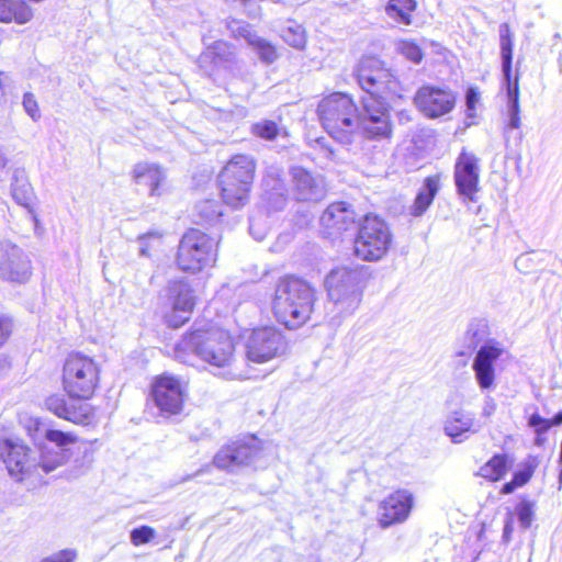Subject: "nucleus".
Returning <instances> with one entry per match:
<instances>
[{
  "instance_id": "obj_1",
  "label": "nucleus",
  "mask_w": 562,
  "mask_h": 562,
  "mask_svg": "<svg viewBox=\"0 0 562 562\" xmlns=\"http://www.w3.org/2000/svg\"><path fill=\"white\" fill-rule=\"evenodd\" d=\"M60 390L74 404L59 394L45 400L46 408L58 418L78 426H90L97 419L98 408L89 402L102 389V364L91 355L71 350L61 359L58 370Z\"/></svg>"
},
{
  "instance_id": "obj_2",
  "label": "nucleus",
  "mask_w": 562,
  "mask_h": 562,
  "mask_svg": "<svg viewBox=\"0 0 562 562\" xmlns=\"http://www.w3.org/2000/svg\"><path fill=\"white\" fill-rule=\"evenodd\" d=\"M173 356L182 363L199 359L224 376L238 369V339L231 330L207 324L186 330L173 347Z\"/></svg>"
},
{
  "instance_id": "obj_3",
  "label": "nucleus",
  "mask_w": 562,
  "mask_h": 562,
  "mask_svg": "<svg viewBox=\"0 0 562 562\" xmlns=\"http://www.w3.org/2000/svg\"><path fill=\"white\" fill-rule=\"evenodd\" d=\"M316 294L305 279L284 274L276 283L271 311L277 322L288 329H297L310 322Z\"/></svg>"
},
{
  "instance_id": "obj_4",
  "label": "nucleus",
  "mask_w": 562,
  "mask_h": 562,
  "mask_svg": "<svg viewBox=\"0 0 562 562\" xmlns=\"http://www.w3.org/2000/svg\"><path fill=\"white\" fill-rule=\"evenodd\" d=\"M316 115L323 130L339 143H352L359 132L361 111L351 93L331 91L323 94L316 105Z\"/></svg>"
},
{
  "instance_id": "obj_5",
  "label": "nucleus",
  "mask_w": 562,
  "mask_h": 562,
  "mask_svg": "<svg viewBox=\"0 0 562 562\" xmlns=\"http://www.w3.org/2000/svg\"><path fill=\"white\" fill-rule=\"evenodd\" d=\"M257 168V159L246 153L233 154L224 162L216 176V188L223 204L238 210L250 201Z\"/></svg>"
},
{
  "instance_id": "obj_6",
  "label": "nucleus",
  "mask_w": 562,
  "mask_h": 562,
  "mask_svg": "<svg viewBox=\"0 0 562 562\" xmlns=\"http://www.w3.org/2000/svg\"><path fill=\"white\" fill-rule=\"evenodd\" d=\"M221 239L199 227L188 228L179 239L175 265L186 274H198L216 266Z\"/></svg>"
},
{
  "instance_id": "obj_7",
  "label": "nucleus",
  "mask_w": 562,
  "mask_h": 562,
  "mask_svg": "<svg viewBox=\"0 0 562 562\" xmlns=\"http://www.w3.org/2000/svg\"><path fill=\"white\" fill-rule=\"evenodd\" d=\"M352 77L364 92L361 99H402L401 80L375 54H363L353 66Z\"/></svg>"
},
{
  "instance_id": "obj_8",
  "label": "nucleus",
  "mask_w": 562,
  "mask_h": 562,
  "mask_svg": "<svg viewBox=\"0 0 562 562\" xmlns=\"http://www.w3.org/2000/svg\"><path fill=\"white\" fill-rule=\"evenodd\" d=\"M393 246L394 236L387 222L380 215L366 214L352 241L355 257L364 262H376L384 259Z\"/></svg>"
},
{
  "instance_id": "obj_9",
  "label": "nucleus",
  "mask_w": 562,
  "mask_h": 562,
  "mask_svg": "<svg viewBox=\"0 0 562 562\" xmlns=\"http://www.w3.org/2000/svg\"><path fill=\"white\" fill-rule=\"evenodd\" d=\"M147 398L164 418L180 416L190 398L189 382L171 372L156 374L150 379Z\"/></svg>"
},
{
  "instance_id": "obj_10",
  "label": "nucleus",
  "mask_w": 562,
  "mask_h": 562,
  "mask_svg": "<svg viewBox=\"0 0 562 562\" xmlns=\"http://www.w3.org/2000/svg\"><path fill=\"white\" fill-rule=\"evenodd\" d=\"M398 99H361L363 115L359 131L369 140H390L393 136L392 104Z\"/></svg>"
},
{
  "instance_id": "obj_11",
  "label": "nucleus",
  "mask_w": 562,
  "mask_h": 562,
  "mask_svg": "<svg viewBox=\"0 0 562 562\" xmlns=\"http://www.w3.org/2000/svg\"><path fill=\"white\" fill-rule=\"evenodd\" d=\"M199 299L194 289L186 280H175L168 288V300L161 313L164 324L168 328L178 329L192 317Z\"/></svg>"
},
{
  "instance_id": "obj_12",
  "label": "nucleus",
  "mask_w": 562,
  "mask_h": 562,
  "mask_svg": "<svg viewBox=\"0 0 562 562\" xmlns=\"http://www.w3.org/2000/svg\"><path fill=\"white\" fill-rule=\"evenodd\" d=\"M362 268L338 267L325 279L327 294L335 303L358 304L361 300L367 278Z\"/></svg>"
},
{
  "instance_id": "obj_13",
  "label": "nucleus",
  "mask_w": 562,
  "mask_h": 562,
  "mask_svg": "<svg viewBox=\"0 0 562 562\" xmlns=\"http://www.w3.org/2000/svg\"><path fill=\"white\" fill-rule=\"evenodd\" d=\"M263 452V441L256 436H249L221 447L214 454L212 463L220 470L233 471L251 465L262 458Z\"/></svg>"
},
{
  "instance_id": "obj_14",
  "label": "nucleus",
  "mask_w": 562,
  "mask_h": 562,
  "mask_svg": "<svg viewBox=\"0 0 562 562\" xmlns=\"http://www.w3.org/2000/svg\"><path fill=\"white\" fill-rule=\"evenodd\" d=\"M283 344L282 331L273 325H261L249 329L245 340V356L254 363H266L274 359Z\"/></svg>"
},
{
  "instance_id": "obj_15",
  "label": "nucleus",
  "mask_w": 562,
  "mask_h": 562,
  "mask_svg": "<svg viewBox=\"0 0 562 562\" xmlns=\"http://www.w3.org/2000/svg\"><path fill=\"white\" fill-rule=\"evenodd\" d=\"M0 460L9 474L19 482L31 481L36 476V459L32 449L22 441L0 435Z\"/></svg>"
},
{
  "instance_id": "obj_16",
  "label": "nucleus",
  "mask_w": 562,
  "mask_h": 562,
  "mask_svg": "<svg viewBox=\"0 0 562 562\" xmlns=\"http://www.w3.org/2000/svg\"><path fill=\"white\" fill-rule=\"evenodd\" d=\"M481 160L468 148H462L453 167L457 193L464 202L475 203L481 191Z\"/></svg>"
},
{
  "instance_id": "obj_17",
  "label": "nucleus",
  "mask_w": 562,
  "mask_h": 562,
  "mask_svg": "<svg viewBox=\"0 0 562 562\" xmlns=\"http://www.w3.org/2000/svg\"><path fill=\"white\" fill-rule=\"evenodd\" d=\"M499 46L507 95L512 103L510 126L513 128H518L520 126L519 76L513 74L514 33L508 23H502L499 25Z\"/></svg>"
},
{
  "instance_id": "obj_18",
  "label": "nucleus",
  "mask_w": 562,
  "mask_h": 562,
  "mask_svg": "<svg viewBox=\"0 0 562 562\" xmlns=\"http://www.w3.org/2000/svg\"><path fill=\"white\" fill-rule=\"evenodd\" d=\"M413 102L426 117L437 119L454 109L456 94L449 88L426 83L417 89Z\"/></svg>"
},
{
  "instance_id": "obj_19",
  "label": "nucleus",
  "mask_w": 562,
  "mask_h": 562,
  "mask_svg": "<svg viewBox=\"0 0 562 562\" xmlns=\"http://www.w3.org/2000/svg\"><path fill=\"white\" fill-rule=\"evenodd\" d=\"M359 214L355 206L346 201H334L326 206L319 217L324 236L338 238L359 225Z\"/></svg>"
},
{
  "instance_id": "obj_20",
  "label": "nucleus",
  "mask_w": 562,
  "mask_h": 562,
  "mask_svg": "<svg viewBox=\"0 0 562 562\" xmlns=\"http://www.w3.org/2000/svg\"><path fill=\"white\" fill-rule=\"evenodd\" d=\"M414 506L411 492L397 488L384 497L378 506V524L382 529L403 524L407 520Z\"/></svg>"
},
{
  "instance_id": "obj_21",
  "label": "nucleus",
  "mask_w": 562,
  "mask_h": 562,
  "mask_svg": "<svg viewBox=\"0 0 562 562\" xmlns=\"http://www.w3.org/2000/svg\"><path fill=\"white\" fill-rule=\"evenodd\" d=\"M292 192L297 201L317 202L326 193L324 179L303 167L291 170Z\"/></svg>"
},
{
  "instance_id": "obj_22",
  "label": "nucleus",
  "mask_w": 562,
  "mask_h": 562,
  "mask_svg": "<svg viewBox=\"0 0 562 562\" xmlns=\"http://www.w3.org/2000/svg\"><path fill=\"white\" fill-rule=\"evenodd\" d=\"M503 353L504 348L498 342H487L477 350L472 368L481 389H490L494 384V363Z\"/></svg>"
},
{
  "instance_id": "obj_23",
  "label": "nucleus",
  "mask_w": 562,
  "mask_h": 562,
  "mask_svg": "<svg viewBox=\"0 0 562 562\" xmlns=\"http://www.w3.org/2000/svg\"><path fill=\"white\" fill-rule=\"evenodd\" d=\"M514 460L509 453L497 452L487 459L475 472V476L488 483L504 480L513 468Z\"/></svg>"
},
{
  "instance_id": "obj_24",
  "label": "nucleus",
  "mask_w": 562,
  "mask_h": 562,
  "mask_svg": "<svg viewBox=\"0 0 562 562\" xmlns=\"http://www.w3.org/2000/svg\"><path fill=\"white\" fill-rule=\"evenodd\" d=\"M132 177L135 183L148 187L150 195H160L166 176L164 169L157 164L137 162Z\"/></svg>"
},
{
  "instance_id": "obj_25",
  "label": "nucleus",
  "mask_w": 562,
  "mask_h": 562,
  "mask_svg": "<svg viewBox=\"0 0 562 562\" xmlns=\"http://www.w3.org/2000/svg\"><path fill=\"white\" fill-rule=\"evenodd\" d=\"M540 465L539 456H528L520 464V468L512 474L509 481L499 488L501 495H510L518 488L526 486L535 476Z\"/></svg>"
},
{
  "instance_id": "obj_26",
  "label": "nucleus",
  "mask_w": 562,
  "mask_h": 562,
  "mask_svg": "<svg viewBox=\"0 0 562 562\" xmlns=\"http://www.w3.org/2000/svg\"><path fill=\"white\" fill-rule=\"evenodd\" d=\"M203 66L216 69L225 67L234 60L233 44L218 40L210 44L200 56Z\"/></svg>"
},
{
  "instance_id": "obj_27",
  "label": "nucleus",
  "mask_w": 562,
  "mask_h": 562,
  "mask_svg": "<svg viewBox=\"0 0 562 562\" xmlns=\"http://www.w3.org/2000/svg\"><path fill=\"white\" fill-rule=\"evenodd\" d=\"M441 187V175L435 173L426 177L423 187L416 194L414 202L411 206V214L413 216L423 215L426 210L431 205L435 196Z\"/></svg>"
},
{
  "instance_id": "obj_28",
  "label": "nucleus",
  "mask_w": 562,
  "mask_h": 562,
  "mask_svg": "<svg viewBox=\"0 0 562 562\" xmlns=\"http://www.w3.org/2000/svg\"><path fill=\"white\" fill-rule=\"evenodd\" d=\"M33 12L24 0H0V22L23 24L32 19Z\"/></svg>"
},
{
  "instance_id": "obj_29",
  "label": "nucleus",
  "mask_w": 562,
  "mask_h": 562,
  "mask_svg": "<svg viewBox=\"0 0 562 562\" xmlns=\"http://www.w3.org/2000/svg\"><path fill=\"white\" fill-rule=\"evenodd\" d=\"M416 9V0H389L385 5L386 14L395 22L404 25L413 23V13Z\"/></svg>"
},
{
  "instance_id": "obj_30",
  "label": "nucleus",
  "mask_w": 562,
  "mask_h": 562,
  "mask_svg": "<svg viewBox=\"0 0 562 562\" xmlns=\"http://www.w3.org/2000/svg\"><path fill=\"white\" fill-rule=\"evenodd\" d=\"M240 34L248 42V44L257 52L262 61L271 64L278 58L277 47L271 42L265 38L257 37L249 30V25L243 27Z\"/></svg>"
},
{
  "instance_id": "obj_31",
  "label": "nucleus",
  "mask_w": 562,
  "mask_h": 562,
  "mask_svg": "<svg viewBox=\"0 0 562 562\" xmlns=\"http://www.w3.org/2000/svg\"><path fill=\"white\" fill-rule=\"evenodd\" d=\"M138 243L140 254L153 257L164 251L166 234L162 231H149L138 236Z\"/></svg>"
},
{
  "instance_id": "obj_32",
  "label": "nucleus",
  "mask_w": 562,
  "mask_h": 562,
  "mask_svg": "<svg viewBox=\"0 0 562 562\" xmlns=\"http://www.w3.org/2000/svg\"><path fill=\"white\" fill-rule=\"evenodd\" d=\"M472 419L463 413H453L445 425L446 434L453 440V442H460L463 434L469 432L472 429Z\"/></svg>"
},
{
  "instance_id": "obj_33",
  "label": "nucleus",
  "mask_w": 562,
  "mask_h": 562,
  "mask_svg": "<svg viewBox=\"0 0 562 562\" xmlns=\"http://www.w3.org/2000/svg\"><path fill=\"white\" fill-rule=\"evenodd\" d=\"M280 121L281 119L279 117V121L261 120L256 122L250 126V133L260 139L274 140L281 133Z\"/></svg>"
},
{
  "instance_id": "obj_34",
  "label": "nucleus",
  "mask_w": 562,
  "mask_h": 562,
  "mask_svg": "<svg viewBox=\"0 0 562 562\" xmlns=\"http://www.w3.org/2000/svg\"><path fill=\"white\" fill-rule=\"evenodd\" d=\"M396 50L413 64H420L424 59V50L416 40H398L396 43Z\"/></svg>"
},
{
  "instance_id": "obj_35",
  "label": "nucleus",
  "mask_w": 562,
  "mask_h": 562,
  "mask_svg": "<svg viewBox=\"0 0 562 562\" xmlns=\"http://www.w3.org/2000/svg\"><path fill=\"white\" fill-rule=\"evenodd\" d=\"M63 464L59 453L53 450L41 453L40 460L36 461V476L34 480H42L44 474L55 471Z\"/></svg>"
},
{
  "instance_id": "obj_36",
  "label": "nucleus",
  "mask_w": 562,
  "mask_h": 562,
  "mask_svg": "<svg viewBox=\"0 0 562 562\" xmlns=\"http://www.w3.org/2000/svg\"><path fill=\"white\" fill-rule=\"evenodd\" d=\"M198 215L201 222L211 223L218 221L223 216V211L218 201L205 199L198 205Z\"/></svg>"
},
{
  "instance_id": "obj_37",
  "label": "nucleus",
  "mask_w": 562,
  "mask_h": 562,
  "mask_svg": "<svg viewBox=\"0 0 562 562\" xmlns=\"http://www.w3.org/2000/svg\"><path fill=\"white\" fill-rule=\"evenodd\" d=\"M12 198L19 204L31 207L34 198L32 186L27 181L16 179L12 184Z\"/></svg>"
},
{
  "instance_id": "obj_38",
  "label": "nucleus",
  "mask_w": 562,
  "mask_h": 562,
  "mask_svg": "<svg viewBox=\"0 0 562 562\" xmlns=\"http://www.w3.org/2000/svg\"><path fill=\"white\" fill-rule=\"evenodd\" d=\"M515 510L521 527L524 529L530 528L535 516V502L527 498H521Z\"/></svg>"
},
{
  "instance_id": "obj_39",
  "label": "nucleus",
  "mask_w": 562,
  "mask_h": 562,
  "mask_svg": "<svg viewBox=\"0 0 562 562\" xmlns=\"http://www.w3.org/2000/svg\"><path fill=\"white\" fill-rule=\"evenodd\" d=\"M45 438L56 445L58 448H65L78 442V437L70 431H63L58 429H48L45 432Z\"/></svg>"
},
{
  "instance_id": "obj_40",
  "label": "nucleus",
  "mask_w": 562,
  "mask_h": 562,
  "mask_svg": "<svg viewBox=\"0 0 562 562\" xmlns=\"http://www.w3.org/2000/svg\"><path fill=\"white\" fill-rule=\"evenodd\" d=\"M282 36L289 45L295 48H303L305 46V32L300 25L289 26L284 29Z\"/></svg>"
},
{
  "instance_id": "obj_41",
  "label": "nucleus",
  "mask_w": 562,
  "mask_h": 562,
  "mask_svg": "<svg viewBox=\"0 0 562 562\" xmlns=\"http://www.w3.org/2000/svg\"><path fill=\"white\" fill-rule=\"evenodd\" d=\"M156 537V530L147 525L135 528L131 531V542L135 547L149 543Z\"/></svg>"
},
{
  "instance_id": "obj_42",
  "label": "nucleus",
  "mask_w": 562,
  "mask_h": 562,
  "mask_svg": "<svg viewBox=\"0 0 562 562\" xmlns=\"http://www.w3.org/2000/svg\"><path fill=\"white\" fill-rule=\"evenodd\" d=\"M481 101V92L477 87H469L465 92L467 115L476 116V108Z\"/></svg>"
},
{
  "instance_id": "obj_43",
  "label": "nucleus",
  "mask_w": 562,
  "mask_h": 562,
  "mask_svg": "<svg viewBox=\"0 0 562 562\" xmlns=\"http://www.w3.org/2000/svg\"><path fill=\"white\" fill-rule=\"evenodd\" d=\"M528 425L535 429L537 435H542L552 427L550 419L543 418L537 413L529 417Z\"/></svg>"
},
{
  "instance_id": "obj_44",
  "label": "nucleus",
  "mask_w": 562,
  "mask_h": 562,
  "mask_svg": "<svg viewBox=\"0 0 562 562\" xmlns=\"http://www.w3.org/2000/svg\"><path fill=\"white\" fill-rule=\"evenodd\" d=\"M13 333V321L7 316H0V349L8 342Z\"/></svg>"
},
{
  "instance_id": "obj_45",
  "label": "nucleus",
  "mask_w": 562,
  "mask_h": 562,
  "mask_svg": "<svg viewBox=\"0 0 562 562\" xmlns=\"http://www.w3.org/2000/svg\"><path fill=\"white\" fill-rule=\"evenodd\" d=\"M77 552L72 549H64L57 553L43 559L41 562H75Z\"/></svg>"
},
{
  "instance_id": "obj_46",
  "label": "nucleus",
  "mask_w": 562,
  "mask_h": 562,
  "mask_svg": "<svg viewBox=\"0 0 562 562\" xmlns=\"http://www.w3.org/2000/svg\"><path fill=\"white\" fill-rule=\"evenodd\" d=\"M23 106L27 114L33 119L36 120L40 117V106L35 99V97L32 93H25L23 95Z\"/></svg>"
},
{
  "instance_id": "obj_47",
  "label": "nucleus",
  "mask_w": 562,
  "mask_h": 562,
  "mask_svg": "<svg viewBox=\"0 0 562 562\" xmlns=\"http://www.w3.org/2000/svg\"><path fill=\"white\" fill-rule=\"evenodd\" d=\"M513 531H514L513 520L510 517H508L505 521L504 532H503V538L506 542H508L510 540Z\"/></svg>"
},
{
  "instance_id": "obj_48",
  "label": "nucleus",
  "mask_w": 562,
  "mask_h": 562,
  "mask_svg": "<svg viewBox=\"0 0 562 562\" xmlns=\"http://www.w3.org/2000/svg\"><path fill=\"white\" fill-rule=\"evenodd\" d=\"M42 423L40 419H34L32 423L27 426V434L31 437H34L33 431H38L41 429Z\"/></svg>"
},
{
  "instance_id": "obj_49",
  "label": "nucleus",
  "mask_w": 562,
  "mask_h": 562,
  "mask_svg": "<svg viewBox=\"0 0 562 562\" xmlns=\"http://www.w3.org/2000/svg\"><path fill=\"white\" fill-rule=\"evenodd\" d=\"M551 426H559L562 424V411L557 413L553 418L550 419Z\"/></svg>"
},
{
  "instance_id": "obj_50",
  "label": "nucleus",
  "mask_w": 562,
  "mask_h": 562,
  "mask_svg": "<svg viewBox=\"0 0 562 562\" xmlns=\"http://www.w3.org/2000/svg\"><path fill=\"white\" fill-rule=\"evenodd\" d=\"M33 220H34V223H35V228L37 229L38 228V224H40L37 216L33 215Z\"/></svg>"
},
{
  "instance_id": "obj_51",
  "label": "nucleus",
  "mask_w": 562,
  "mask_h": 562,
  "mask_svg": "<svg viewBox=\"0 0 562 562\" xmlns=\"http://www.w3.org/2000/svg\"><path fill=\"white\" fill-rule=\"evenodd\" d=\"M244 4H246L247 2H249L250 0H241Z\"/></svg>"
}]
</instances>
